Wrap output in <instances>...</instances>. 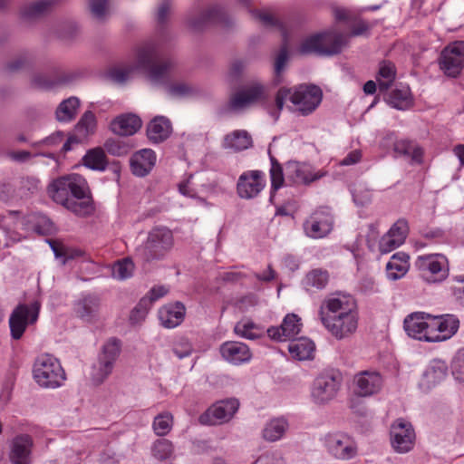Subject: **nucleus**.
Masks as SVG:
<instances>
[{"label": "nucleus", "instance_id": "1", "mask_svg": "<svg viewBox=\"0 0 464 464\" xmlns=\"http://www.w3.org/2000/svg\"><path fill=\"white\" fill-rule=\"evenodd\" d=\"M175 62L164 54L154 43H146L136 51L135 65L112 67L107 76L116 83H125L134 70H140L153 82L162 83L170 75Z\"/></svg>", "mask_w": 464, "mask_h": 464}, {"label": "nucleus", "instance_id": "2", "mask_svg": "<svg viewBox=\"0 0 464 464\" xmlns=\"http://www.w3.org/2000/svg\"><path fill=\"white\" fill-rule=\"evenodd\" d=\"M47 193L56 204L77 217H89L95 211L88 182L80 174H67L53 179L47 187Z\"/></svg>", "mask_w": 464, "mask_h": 464}, {"label": "nucleus", "instance_id": "3", "mask_svg": "<svg viewBox=\"0 0 464 464\" xmlns=\"http://www.w3.org/2000/svg\"><path fill=\"white\" fill-rule=\"evenodd\" d=\"M173 244L170 229L166 227H154L149 231L144 244L136 249V255L143 263L158 261L169 252Z\"/></svg>", "mask_w": 464, "mask_h": 464}, {"label": "nucleus", "instance_id": "4", "mask_svg": "<svg viewBox=\"0 0 464 464\" xmlns=\"http://www.w3.org/2000/svg\"><path fill=\"white\" fill-rule=\"evenodd\" d=\"M33 378L41 388L57 389L63 385L66 373L60 361L46 353L35 359Z\"/></svg>", "mask_w": 464, "mask_h": 464}, {"label": "nucleus", "instance_id": "5", "mask_svg": "<svg viewBox=\"0 0 464 464\" xmlns=\"http://www.w3.org/2000/svg\"><path fill=\"white\" fill-rule=\"evenodd\" d=\"M186 24L191 31L199 33L211 24L228 27L233 21L222 5H213L205 10L193 8L188 11L186 15Z\"/></svg>", "mask_w": 464, "mask_h": 464}, {"label": "nucleus", "instance_id": "6", "mask_svg": "<svg viewBox=\"0 0 464 464\" xmlns=\"http://www.w3.org/2000/svg\"><path fill=\"white\" fill-rule=\"evenodd\" d=\"M344 44V37L340 34L331 38L329 34L319 33L305 38L298 52L304 55L314 53L318 56H331L340 53Z\"/></svg>", "mask_w": 464, "mask_h": 464}, {"label": "nucleus", "instance_id": "7", "mask_svg": "<svg viewBox=\"0 0 464 464\" xmlns=\"http://www.w3.org/2000/svg\"><path fill=\"white\" fill-rule=\"evenodd\" d=\"M320 319L325 328L337 339H343L353 334L358 326L357 314L353 311H343L338 314H328L324 306L320 307Z\"/></svg>", "mask_w": 464, "mask_h": 464}, {"label": "nucleus", "instance_id": "8", "mask_svg": "<svg viewBox=\"0 0 464 464\" xmlns=\"http://www.w3.org/2000/svg\"><path fill=\"white\" fill-rule=\"evenodd\" d=\"M343 376L338 371H326L319 374L314 381L312 397L315 403L325 404L335 398L341 384Z\"/></svg>", "mask_w": 464, "mask_h": 464}, {"label": "nucleus", "instance_id": "9", "mask_svg": "<svg viewBox=\"0 0 464 464\" xmlns=\"http://www.w3.org/2000/svg\"><path fill=\"white\" fill-rule=\"evenodd\" d=\"M120 353L121 342L117 338H111L102 346L98 362L92 367V379L95 384H101L111 374Z\"/></svg>", "mask_w": 464, "mask_h": 464}, {"label": "nucleus", "instance_id": "10", "mask_svg": "<svg viewBox=\"0 0 464 464\" xmlns=\"http://www.w3.org/2000/svg\"><path fill=\"white\" fill-rule=\"evenodd\" d=\"M440 69L449 77H458L464 68V41H456L443 48L439 57Z\"/></svg>", "mask_w": 464, "mask_h": 464}, {"label": "nucleus", "instance_id": "11", "mask_svg": "<svg viewBox=\"0 0 464 464\" xmlns=\"http://www.w3.org/2000/svg\"><path fill=\"white\" fill-rule=\"evenodd\" d=\"M322 99L323 92L321 88L314 84L299 85L290 96L291 102L296 106V110L304 116L315 111Z\"/></svg>", "mask_w": 464, "mask_h": 464}, {"label": "nucleus", "instance_id": "12", "mask_svg": "<svg viewBox=\"0 0 464 464\" xmlns=\"http://www.w3.org/2000/svg\"><path fill=\"white\" fill-rule=\"evenodd\" d=\"M431 315L423 312H415L406 316L403 327L407 334L414 339L429 343H437L438 336H432Z\"/></svg>", "mask_w": 464, "mask_h": 464}, {"label": "nucleus", "instance_id": "13", "mask_svg": "<svg viewBox=\"0 0 464 464\" xmlns=\"http://www.w3.org/2000/svg\"><path fill=\"white\" fill-rule=\"evenodd\" d=\"M333 227L334 217L326 208H320L313 212L303 224L305 235L314 239L328 236Z\"/></svg>", "mask_w": 464, "mask_h": 464}, {"label": "nucleus", "instance_id": "14", "mask_svg": "<svg viewBox=\"0 0 464 464\" xmlns=\"http://www.w3.org/2000/svg\"><path fill=\"white\" fill-rule=\"evenodd\" d=\"M239 408V401L228 398L219 401L199 416V422L204 425H215L228 421Z\"/></svg>", "mask_w": 464, "mask_h": 464}, {"label": "nucleus", "instance_id": "15", "mask_svg": "<svg viewBox=\"0 0 464 464\" xmlns=\"http://www.w3.org/2000/svg\"><path fill=\"white\" fill-rule=\"evenodd\" d=\"M392 445L397 452L406 453L414 445L415 432L411 422L398 419L391 428Z\"/></svg>", "mask_w": 464, "mask_h": 464}, {"label": "nucleus", "instance_id": "16", "mask_svg": "<svg viewBox=\"0 0 464 464\" xmlns=\"http://www.w3.org/2000/svg\"><path fill=\"white\" fill-rule=\"evenodd\" d=\"M325 443L329 453L338 459L348 460L357 454L355 442L344 433L328 434Z\"/></svg>", "mask_w": 464, "mask_h": 464}, {"label": "nucleus", "instance_id": "17", "mask_svg": "<svg viewBox=\"0 0 464 464\" xmlns=\"http://www.w3.org/2000/svg\"><path fill=\"white\" fill-rule=\"evenodd\" d=\"M421 278L428 283H440L447 278L449 269L440 260L438 256H420L416 261Z\"/></svg>", "mask_w": 464, "mask_h": 464}, {"label": "nucleus", "instance_id": "18", "mask_svg": "<svg viewBox=\"0 0 464 464\" xmlns=\"http://www.w3.org/2000/svg\"><path fill=\"white\" fill-rule=\"evenodd\" d=\"M265 186L260 170H248L241 174L237 184V191L241 198L256 197Z\"/></svg>", "mask_w": 464, "mask_h": 464}, {"label": "nucleus", "instance_id": "19", "mask_svg": "<svg viewBox=\"0 0 464 464\" xmlns=\"http://www.w3.org/2000/svg\"><path fill=\"white\" fill-rule=\"evenodd\" d=\"M265 98V86L260 82H254L235 93L230 98L228 106L233 111H238Z\"/></svg>", "mask_w": 464, "mask_h": 464}, {"label": "nucleus", "instance_id": "20", "mask_svg": "<svg viewBox=\"0 0 464 464\" xmlns=\"http://www.w3.org/2000/svg\"><path fill=\"white\" fill-rule=\"evenodd\" d=\"M354 392L359 396L366 397L377 393L382 386V377L375 371H363L354 377Z\"/></svg>", "mask_w": 464, "mask_h": 464}, {"label": "nucleus", "instance_id": "21", "mask_svg": "<svg viewBox=\"0 0 464 464\" xmlns=\"http://www.w3.org/2000/svg\"><path fill=\"white\" fill-rule=\"evenodd\" d=\"M323 176V173H313L311 167L304 163L288 161L285 164L286 179L294 184H309Z\"/></svg>", "mask_w": 464, "mask_h": 464}, {"label": "nucleus", "instance_id": "22", "mask_svg": "<svg viewBox=\"0 0 464 464\" xmlns=\"http://www.w3.org/2000/svg\"><path fill=\"white\" fill-rule=\"evenodd\" d=\"M432 336H438V342L445 341L454 335L459 327V321L453 314L431 316Z\"/></svg>", "mask_w": 464, "mask_h": 464}, {"label": "nucleus", "instance_id": "23", "mask_svg": "<svg viewBox=\"0 0 464 464\" xmlns=\"http://www.w3.org/2000/svg\"><path fill=\"white\" fill-rule=\"evenodd\" d=\"M100 307V296L95 294H87L75 302L74 312L82 320L92 322L98 316Z\"/></svg>", "mask_w": 464, "mask_h": 464}, {"label": "nucleus", "instance_id": "24", "mask_svg": "<svg viewBox=\"0 0 464 464\" xmlns=\"http://www.w3.org/2000/svg\"><path fill=\"white\" fill-rule=\"evenodd\" d=\"M221 356L233 364H240L248 362L251 357L249 347L240 342H226L220 345Z\"/></svg>", "mask_w": 464, "mask_h": 464}, {"label": "nucleus", "instance_id": "25", "mask_svg": "<svg viewBox=\"0 0 464 464\" xmlns=\"http://www.w3.org/2000/svg\"><path fill=\"white\" fill-rule=\"evenodd\" d=\"M155 162V152L150 149H143L133 154L130 160V166L135 176L145 177L150 172Z\"/></svg>", "mask_w": 464, "mask_h": 464}, {"label": "nucleus", "instance_id": "26", "mask_svg": "<svg viewBox=\"0 0 464 464\" xmlns=\"http://www.w3.org/2000/svg\"><path fill=\"white\" fill-rule=\"evenodd\" d=\"M142 125L139 116L133 113L121 114L111 121V130L119 136H131L135 134Z\"/></svg>", "mask_w": 464, "mask_h": 464}, {"label": "nucleus", "instance_id": "27", "mask_svg": "<svg viewBox=\"0 0 464 464\" xmlns=\"http://www.w3.org/2000/svg\"><path fill=\"white\" fill-rule=\"evenodd\" d=\"M185 314L186 307L184 304L177 301L160 308L159 311V318L165 328H174L183 322Z\"/></svg>", "mask_w": 464, "mask_h": 464}, {"label": "nucleus", "instance_id": "28", "mask_svg": "<svg viewBox=\"0 0 464 464\" xmlns=\"http://www.w3.org/2000/svg\"><path fill=\"white\" fill-rule=\"evenodd\" d=\"M172 132L170 121L165 116L154 117L147 126V136L150 141L160 143L165 141Z\"/></svg>", "mask_w": 464, "mask_h": 464}, {"label": "nucleus", "instance_id": "29", "mask_svg": "<svg viewBox=\"0 0 464 464\" xmlns=\"http://www.w3.org/2000/svg\"><path fill=\"white\" fill-rule=\"evenodd\" d=\"M74 76L71 73L62 74L53 79L45 73L36 72L31 76V87L49 91L56 86L72 82Z\"/></svg>", "mask_w": 464, "mask_h": 464}, {"label": "nucleus", "instance_id": "30", "mask_svg": "<svg viewBox=\"0 0 464 464\" xmlns=\"http://www.w3.org/2000/svg\"><path fill=\"white\" fill-rule=\"evenodd\" d=\"M29 319V306L26 304L18 305L12 313L9 319L11 335L18 340L24 334Z\"/></svg>", "mask_w": 464, "mask_h": 464}, {"label": "nucleus", "instance_id": "31", "mask_svg": "<svg viewBox=\"0 0 464 464\" xmlns=\"http://www.w3.org/2000/svg\"><path fill=\"white\" fill-rule=\"evenodd\" d=\"M253 146L251 135L245 130H237L224 137L223 147L233 150L234 151H242Z\"/></svg>", "mask_w": 464, "mask_h": 464}, {"label": "nucleus", "instance_id": "32", "mask_svg": "<svg viewBox=\"0 0 464 464\" xmlns=\"http://www.w3.org/2000/svg\"><path fill=\"white\" fill-rule=\"evenodd\" d=\"M9 458L12 464H28L29 435H19L13 440Z\"/></svg>", "mask_w": 464, "mask_h": 464}, {"label": "nucleus", "instance_id": "33", "mask_svg": "<svg viewBox=\"0 0 464 464\" xmlns=\"http://www.w3.org/2000/svg\"><path fill=\"white\" fill-rule=\"evenodd\" d=\"M409 256L404 252L394 254L386 265L387 276L391 280L401 278L409 269Z\"/></svg>", "mask_w": 464, "mask_h": 464}, {"label": "nucleus", "instance_id": "34", "mask_svg": "<svg viewBox=\"0 0 464 464\" xmlns=\"http://www.w3.org/2000/svg\"><path fill=\"white\" fill-rule=\"evenodd\" d=\"M80 105L81 102L75 96H72L63 100L56 108V120L60 122L72 121L78 113Z\"/></svg>", "mask_w": 464, "mask_h": 464}, {"label": "nucleus", "instance_id": "35", "mask_svg": "<svg viewBox=\"0 0 464 464\" xmlns=\"http://www.w3.org/2000/svg\"><path fill=\"white\" fill-rule=\"evenodd\" d=\"M314 343L308 338L294 339L288 345V352L293 358L303 361L313 358Z\"/></svg>", "mask_w": 464, "mask_h": 464}, {"label": "nucleus", "instance_id": "36", "mask_svg": "<svg viewBox=\"0 0 464 464\" xmlns=\"http://www.w3.org/2000/svg\"><path fill=\"white\" fill-rule=\"evenodd\" d=\"M82 160L86 168L92 170L103 171L109 165L104 150L100 147L89 150Z\"/></svg>", "mask_w": 464, "mask_h": 464}, {"label": "nucleus", "instance_id": "37", "mask_svg": "<svg viewBox=\"0 0 464 464\" xmlns=\"http://www.w3.org/2000/svg\"><path fill=\"white\" fill-rule=\"evenodd\" d=\"M395 65L390 61L381 62L377 77L380 91L385 92L390 89L395 80Z\"/></svg>", "mask_w": 464, "mask_h": 464}, {"label": "nucleus", "instance_id": "38", "mask_svg": "<svg viewBox=\"0 0 464 464\" xmlns=\"http://www.w3.org/2000/svg\"><path fill=\"white\" fill-rule=\"evenodd\" d=\"M448 373V366L444 361L433 360L424 372L427 382L435 385L442 381Z\"/></svg>", "mask_w": 464, "mask_h": 464}, {"label": "nucleus", "instance_id": "39", "mask_svg": "<svg viewBox=\"0 0 464 464\" xmlns=\"http://www.w3.org/2000/svg\"><path fill=\"white\" fill-rule=\"evenodd\" d=\"M394 151L401 156L408 157L411 162L420 163L422 150L409 140H398L394 143Z\"/></svg>", "mask_w": 464, "mask_h": 464}, {"label": "nucleus", "instance_id": "40", "mask_svg": "<svg viewBox=\"0 0 464 464\" xmlns=\"http://www.w3.org/2000/svg\"><path fill=\"white\" fill-rule=\"evenodd\" d=\"M329 281V274L326 270L321 268L313 269L306 274L304 279V285L307 290L314 288L321 290L326 286Z\"/></svg>", "mask_w": 464, "mask_h": 464}, {"label": "nucleus", "instance_id": "41", "mask_svg": "<svg viewBox=\"0 0 464 464\" xmlns=\"http://www.w3.org/2000/svg\"><path fill=\"white\" fill-rule=\"evenodd\" d=\"M388 103L397 110H406L411 105V97L409 88L394 89L388 97Z\"/></svg>", "mask_w": 464, "mask_h": 464}, {"label": "nucleus", "instance_id": "42", "mask_svg": "<svg viewBox=\"0 0 464 464\" xmlns=\"http://www.w3.org/2000/svg\"><path fill=\"white\" fill-rule=\"evenodd\" d=\"M97 125V121L94 113L92 111H86L76 123L74 130L81 138L85 139L90 134L94 133Z\"/></svg>", "mask_w": 464, "mask_h": 464}, {"label": "nucleus", "instance_id": "43", "mask_svg": "<svg viewBox=\"0 0 464 464\" xmlns=\"http://www.w3.org/2000/svg\"><path fill=\"white\" fill-rule=\"evenodd\" d=\"M287 428V422L284 419L272 420L266 424L263 430V437L266 440L276 441L279 440Z\"/></svg>", "mask_w": 464, "mask_h": 464}, {"label": "nucleus", "instance_id": "44", "mask_svg": "<svg viewBox=\"0 0 464 464\" xmlns=\"http://www.w3.org/2000/svg\"><path fill=\"white\" fill-rule=\"evenodd\" d=\"M289 60V52L286 42L280 47L278 53L275 57L274 70H275V82L279 84L282 82V72L285 70Z\"/></svg>", "mask_w": 464, "mask_h": 464}, {"label": "nucleus", "instance_id": "45", "mask_svg": "<svg viewBox=\"0 0 464 464\" xmlns=\"http://www.w3.org/2000/svg\"><path fill=\"white\" fill-rule=\"evenodd\" d=\"M302 324L300 318L295 314H288L283 320L281 329L285 338H293L301 331Z\"/></svg>", "mask_w": 464, "mask_h": 464}, {"label": "nucleus", "instance_id": "46", "mask_svg": "<svg viewBox=\"0 0 464 464\" xmlns=\"http://www.w3.org/2000/svg\"><path fill=\"white\" fill-rule=\"evenodd\" d=\"M173 424V417L169 412H163L154 418L153 430L158 436L168 434Z\"/></svg>", "mask_w": 464, "mask_h": 464}, {"label": "nucleus", "instance_id": "47", "mask_svg": "<svg viewBox=\"0 0 464 464\" xmlns=\"http://www.w3.org/2000/svg\"><path fill=\"white\" fill-rule=\"evenodd\" d=\"M151 452L157 459L165 460L172 455L173 445L169 440L160 439L154 442Z\"/></svg>", "mask_w": 464, "mask_h": 464}, {"label": "nucleus", "instance_id": "48", "mask_svg": "<svg viewBox=\"0 0 464 464\" xmlns=\"http://www.w3.org/2000/svg\"><path fill=\"white\" fill-rule=\"evenodd\" d=\"M150 307L151 301L147 297H142L136 304V306L131 310L130 314V322L132 324L141 323L147 316Z\"/></svg>", "mask_w": 464, "mask_h": 464}, {"label": "nucleus", "instance_id": "49", "mask_svg": "<svg viewBox=\"0 0 464 464\" xmlns=\"http://www.w3.org/2000/svg\"><path fill=\"white\" fill-rule=\"evenodd\" d=\"M80 30L74 23H64L60 24L55 30V35L61 41L69 43L77 38Z\"/></svg>", "mask_w": 464, "mask_h": 464}, {"label": "nucleus", "instance_id": "50", "mask_svg": "<svg viewBox=\"0 0 464 464\" xmlns=\"http://www.w3.org/2000/svg\"><path fill=\"white\" fill-rule=\"evenodd\" d=\"M270 176H271V189L272 192L279 189L285 181V171L282 166L277 162V160L271 157V169H270Z\"/></svg>", "mask_w": 464, "mask_h": 464}, {"label": "nucleus", "instance_id": "51", "mask_svg": "<svg viewBox=\"0 0 464 464\" xmlns=\"http://www.w3.org/2000/svg\"><path fill=\"white\" fill-rule=\"evenodd\" d=\"M256 330V325L251 321H240L237 323L234 327V332L236 334L250 340H255L261 336V334L257 333Z\"/></svg>", "mask_w": 464, "mask_h": 464}, {"label": "nucleus", "instance_id": "52", "mask_svg": "<svg viewBox=\"0 0 464 464\" xmlns=\"http://www.w3.org/2000/svg\"><path fill=\"white\" fill-rule=\"evenodd\" d=\"M133 267L134 265L129 258L117 261L112 266V276L120 280L129 278L132 275Z\"/></svg>", "mask_w": 464, "mask_h": 464}, {"label": "nucleus", "instance_id": "53", "mask_svg": "<svg viewBox=\"0 0 464 464\" xmlns=\"http://www.w3.org/2000/svg\"><path fill=\"white\" fill-rule=\"evenodd\" d=\"M56 3L57 0H39L31 3V22L34 18L49 14Z\"/></svg>", "mask_w": 464, "mask_h": 464}, {"label": "nucleus", "instance_id": "54", "mask_svg": "<svg viewBox=\"0 0 464 464\" xmlns=\"http://www.w3.org/2000/svg\"><path fill=\"white\" fill-rule=\"evenodd\" d=\"M322 306H324L325 313L328 314H338L343 311H353L349 307L348 301H344L342 298H330Z\"/></svg>", "mask_w": 464, "mask_h": 464}, {"label": "nucleus", "instance_id": "55", "mask_svg": "<svg viewBox=\"0 0 464 464\" xmlns=\"http://www.w3.org/2000/svg\"><path fill=\"white\" fill-rule=\"evenodd\" d=\"M104 149L106 151L113 156H124L130 151L128 144L115 139H108L104 142Z\"/></svg>", "mask_w": 464, "mask_h": 464}, {"label": "nucleus", "instance_id": "56", "mask_svg": "<svg viewBox=\"0 0 464 464\" xmlns=\"http://www.w3.org/2000/svg\"><path fill=\"white\" fill-rule=\"evenodd\" d=\"M109 0H90L89 7L92 15L98 21H103L108 14Z\"/></svg>", "mask_w": 464, "mask_h": 464}, {"label": "nucleus", "instance_id": "57", "mask_svg": "<svg viewBox=\"0 0 464 464\" xmlns=\"http://www.w3.org/2000/svg\"><path fill=\"white\" fill-rule=\"evenodd\" d=\"M408 223L405 219L397 220L387 232L389 235L397 238V241L404 243L408 234Z\"/></svg>", "mask_w": 464, "mask_h": 464}, {"label": "nucleus", "instance_id": "58", "mask_svg": "<svg viewBox=\"0 0 464 464\" xmlns=\"http://www.w3.org/2000/svg\"><path fill=\"white\" fill-rule=\"evenodd\" d=\"M54 226L50 218L45 216H38L34 224V231L38 235L47 236L53 232Z\"/></svg>", "mask_w": 464, "mask_h": 464}, {"label": "nucleus", "instance_id": "59", "mask_svg": "<svg viewBox=\"0 0 464 464\" xmlns=\"http://www.w3.org/2000/svg\"><path fill=\"white\" fill-rule=\"evenodd\" d=\"M169 92L175 97L190 96L196 93V90L185 82H178L169 85Z\"/></svg>", "mask_w": 464, "mask_h": 464}, {"label": "nucleus", "instance_id": "60", "mask_svg": "<svg viewBox=\"0 0 464 464\" xmlns=\"http://www.w3.org/2000/svg\"><path fill=\"white\" fill-rule=\"evenodd\" d=\"M401 241H397V238H394L388 233L383 235L379 242V249L381 253L386 254L392 252L395 248L399 247L402 245Z\"/></svg>", "mask_w": 464, "mask_h": 464}, {"label": "nucleus", "instance_id": "61", "mask_svg": "<svg viewBox=\"0 0 464 464\" xmlns=\"http://www.w3.org/2000/svg\"><path fill=\"white\" fill-rule=\"evenodd\" d=\"M192 351V345L187 339H180L173 347V353L179 359L189 356Z\"/></svg>", "mask_w": 464, "mask_h": 464}, {"label": "nucleus", "instance_id": "62", "mask_svg": "<svg viewBox=\"0 0 464 464\" xmlns=\"http://www.w3.org/2000/svg\"><path fill=\"white\" fill-rule=\"evenodd\" d=\"M171 11V1L164 0L158 7L156 20L160 25H165Z\"/></svg>", "mask_w": 464, "mask_h": 464}, {"label": "nucleus", "instance_id": "63", "mask_svg": "<svg viewBox=\"0 0 464 464\" xmlns=\"http://www.w3.org/2000/svg\"><path fill=\"white\" fill-rule=\"evenodd\" d=\"M253 14L255 17L258 18L266 26H277L283 28L281 23L269 14L254 11Z\"/></svg>", "mask_w": 464, "mask_h": 464}, {"label": "nucleus", "instance_id": "64", "mask_svg": "<svg viewBox=\"0 0 464 464\" xmlns=\"http://www.w3.org/2000/svg\"><path fill=\"white\" fill-rule=\"evenodd\" d=\"M246 68V63L242 60H236L231 63L229 69V75L235 80H237L241 77L244 71Z\"/></svg>", "mask_w": 464, "mask_h": 464}]
</instances>
